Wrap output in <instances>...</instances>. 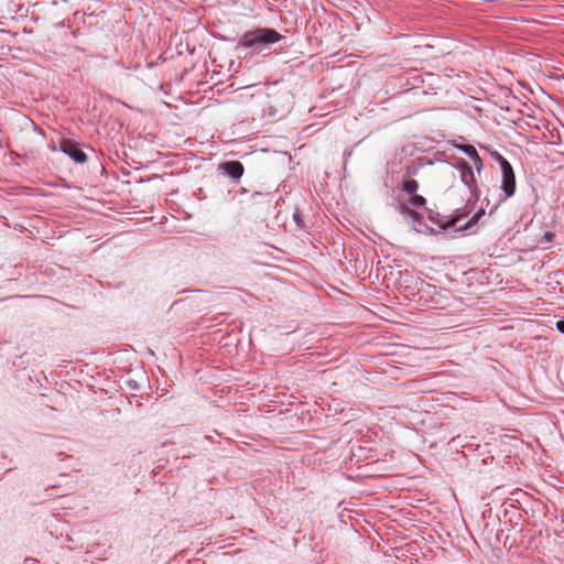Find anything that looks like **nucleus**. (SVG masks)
I'll return each instance as SVG.
<instances>
[{
  "mask_svg": "<svg viewBox=\"0 0 564 564\" xmlns=\"http://www.w3.org/2000/svg\"><path fill=\"white\" fill-rule=\"evenodd\" d=\"M460 149L465 152L466 155H468L475 163L476 166H479L481 164L480 156L478 155L476 149L470 145H463Z\"/></svg>",
  "mask_w": 564,
  "mask_h": 564,
  "instance_id": "nucleus-6",
  "label": "nucleus"
},
{
  "mask_svg": "<svg viewBox=\"0 0 564 564\" xmlns=\"http://www.w3.org/2000/svg\"><path fill=\"white\" fill-rule=\"evenodd\" d=\"M555 235L551 231L544 234L543 240L551 242L554 239Z\"/></svg>",
  "mask_w": 564,
  "mask_h": 564,
  "instance_id": "nucleus-10",
  "label": "nucleus"
},
{
  "mask_svg": "<svg viewBox=\"0 0 564 564\" xmlns=\"http://www.w3.org/2000/svg\"><path fill=\"white\" fill-rule=\"evenodd\" d=\"M401 214L405 217V218H410L412 220H415V221H421L422 220V215L420 213H417L414 208L410 207L409 205H402L401 206Z\"/></svg>",
  "mask_w": 564,
  "mask_h": 564,
  "instance_id": "nucleus-5",
  "label": "nucleus"
},
{
  "mask_svg": "<svg viewBox=\"0 0 564 564\" xmlns=\"http://www.w3.org/2000/svg\"><path fill=\"white\" fill-rule=\"evenodd\" d=\"M61 150L69 155L75 162L84 163L87 160L86 154L78 148L76 143L70 140H62L59 143Z\"/></svg>",
  "mask_w": 564,
  "mask_h": 564,
  "instance_id": "nucleus-3",
  "label": "nucleus"
},
{
  "mask_svg": "<svg viewBox=\"0 0 564 564\" xmlns=\"http://www.w3.org/2000/svg\"><path fill=\"white\" fill-rule=\"evenodd\" d=\"M426 204V200L423 196L421 195H416L414 194L410 200H409V206L412 207V208H421V207H424Z\"/></svg>",
  "mask_w": 564,
  "mask_h": 564,
  "instance_id": "nucleus-7",
  "label": "nucleus"
},
{
  "mask_svg": "<svg viewBox=\"0 0 564 564\" xmlns=\"http://www.w3.org/2000/svg\"><path fill=\"white\" fill-rule=\"evenodd\" d=\"M417 188L419 184L415 180L405 181L402 185V189L410 195H414Z\"/></svg>",
  "mask_w": 564,
  "mask_h": 564,
  "instance_id": "nucleus-8",
  "label": "nucleus"
},
{
  "mask_svg": "<svg viewBox=\"0 0 564 564\" xmlns=\"http://www.w3.org/2000/svg\"><path fill=\"white\" fill-rule=\"evenodd\" d=\"M556 328L564 334V319L556 322Z\"/></svg>",
  "mask_w": 564,
  "mask_h": 564,
  "instance_id": "nucleus-11",
  "label": "nucleus"
},
{
  "mask_svg": "<svg viewBox=\"0 0 564 564\" xmlns=\"http://www.w3.org/2000/svg\"><path fill=\"white\" fill-rule=\"evenodd\" d=\"M282 39L281 34L273 29H256L246 32L238 42L242 47L259 48L262 45L279 42Z\"/></svg>",
  "mask_w": 564,
  "mask_h": 564,
  "instance_id": "nucleus-1",
  "label": "nucleus"
},
{
  "mask_svg": "<svg viewBox=\"0 0 564 564\" xmlns=\"http://www.w3.org/2000/svg\"><path fill=\"white\" fill-rule=\"evenodd\" d=\"M484 215V210L482 209H479L469 220L468 223L465 225V226H462L460 229H466V228H469L471 226H474L475 224H477V221L479 220V218Z\"/></svg>",
  "mask_w": 564,
  "mask_h": 564,
  "instance_id": "nucleus-9",
  "label": "nucleus"
},
{
  "mask_svg": "<svg viewBox=\"0 0 564 564\" xmlns=\"http://www.w3.org/2000/svg\"><path fill=\"white\" fill-rule=\"evenodd\" d=\"M500 166L502 173V189L506 197H510L516 191V177L511 164L502 156H500Z\"/></svg>",
  "mask_w": 564,
  "mask_h": 564,
  "instance_id": "nucleus-2",
  "label": "nucleus"
},
{
  "mask_svg": "<svg viewBox=\"0 0 564 564\" xmlns=\"http://www.w3.org/2000/svg\"><path fill=\"white\" fill-rule=\"evenodd\" d=\"M219 170L234 180H239L243 174V165L239 161H227L219 164Z\"/></svg>",
  "mask_w": 564,
  "mask_h": 564,
  "instance_id": "nucleus-4",
  "label": "nucleus"
},
{
  "mask_svg": "<svg viewBox=\"0 0 564 564\" xmlns=\"http://www.w3.org/2000/svg\"><path fill=\"white\" fill-rule=\"evenodd\" d=\"M458 219H459V217H455V218L448 220L446 225L447 226H454L458 221Z\"/></svg>",
  "mask_w": 564,
  "mask_h": 564,
  "instance_id": "nucleus-12",
  "label": "nucleus"
}]
</instances>
